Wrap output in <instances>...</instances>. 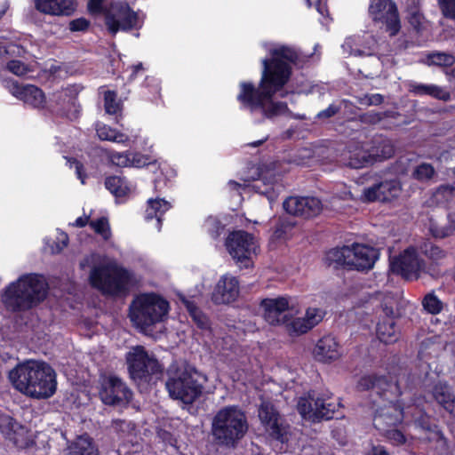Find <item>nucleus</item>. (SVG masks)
I'll use <instances>...</instances> for the list:
<instances>
[{"label":"nucleus","mask_w":455,"mask_h":455,"mask_svg":"<svg viewBox=\"0 0 455 455\" xmlns=\"http://www.w3.org/2000/svg\"><path fill=\"white\" fill-rule=\"evenodd\" d=\"M269 58L261 60L263 68L259 86L242 81L236 100L240 109L251 115L259 113L263 119H273L290 112L284 101H275V95L290 81L292 64L299 60L298 52L288 45H278L269 50Z\"/></svg>","instance_id":"obj_1"},{"label":"nucleus","mask_w":455,"mask_h":455,"mask_svg":"<svg viewBox=\"0 0 455 455\" xmlns=\"http://www.w3.org/2000/svg\"><path fill=\"white\" fill-rule=\"evenodd\" d=\"M356 388L359 391H371L372 403L376 406L372 423L377 430L382 432L402 423L403 412L396 404L402 392L396 381L385 375H363L358 380Z\"/></svg>","instance_id":"obj_2"},{"label":"nucleus","mask_w":455,"mask_h":455,"mask_svg":"<svg viewBox=\"0 0 455 455\" xmlns=\"http://www.w3.org/2000/svg\"><path fill=\"white\" fill-rule=\"evenodd\" d=\"M48 289L43 275L23 274L0 291V301L9 313H24L39 306L46 299Z\"/></svg>","instance_id":"obj_3"},{"label":"nucleus","mask_w":455,"mask_h":455,"mask_svg":"<svg viewBox=\"0 0 455 455\" xmlns=\"http://www.w3.org/2000/svg\"><path fill=\"white\" fill-rule=\"evenodd\" d=\"M9 379L17 390L36 399L50 398L57 389L56 372L46 363L19 364L10 371Z\"/></svg>","instance_id":"obj_4"},{"label":"nucleus","mask_w":455,"mask_h":455,"mask_svg":"<svg viewBox=\"0 0 455 455\" xmlns=\"http://www.w3.org/2000/svg\"><path fill=\"white\" fill-rule=\"evenodd\" d=\"M91 285L102 294L112 297H126L136 284L134 274L116 264L96 266L89 275Z\"/></svg>","instance_id":"obj_5"},{"label":"nucleus","mask_w":455,"mask_h":455,"mask_svg":"<svg viewBox=\"0 0 455 455\" xmlns=\"http://www.w3.org/2000/svg\"><path fill=\"white\" fill-rule=\"evenodd\" d=\"M170 304L159 294L142 293L132 299L129 306V318L132 324L146 332L148 329L161 323L167 316Z\"/></svg>","instance_id":"obj_6"},{"label":"nucleus","mask_w":455,"mask_h":455,"mask_svg":"<svg viewBox=\"0 0 455 455\" xmlns=\"http://www.w3.org/2000/svg\"><path fill=\"white\" fill-rule=\"evenodd\" d=\"M212 431L219 444L235 448L248 431L247 418L235 406L225 407L214 416Z\"/></svg>","instance_id":"obj_7"},{"label":"nucleus","mask_w":455,"mask_h":455,"mask_svg":"<svg viewBox=\"0 0 455 455\" xmlns=\"http://www.w3.org/2000/svg\"><path fill=\"white\" fill-rule=\"evenodd\" d=\"M129 377L137 386L148 385L153 376L162 372L158 360L140 345L132 347L125 355Z\"/></svg>","instance_id":"obj_8"},{"label":"nucleus","mask_w":455,"mask_h":455,"mask_svg":"<svg viewBox=\"0 0 455 455\" xmlns=\"http://www.w3.org/2000/svg\"><path fill=\"white\" fill-rule=\"evenodd\" d=\"M167 377L165 387L172 398L191 403L199 396V385L188 371L172 365Z\"/></svg>","instance_id":"obj_9"},{"label":"nucleus","mask_w":455,"mask_h":455,"mask_svg":"<svg viewBox=\"0 0 455 455\" xmlns=\"http://www.w3.org/2000/svg\"><path fill=\"white\" fill-rule=\"evenodd\" d=\"M339 407L340 403L328 402L316 396L315 391H309L307 396L300 397L297 404L298 411L302 418L313 422L338 419L337 412Z\"/></svg>","instance_id":"obj_10"},{"label":"nucleus","mask_w":455,"mask_h":455,"mask_svg":"<svg viewBox=\"0 0 455 455\" xmlns=\"http://www.w3.org/2000/svg\"><path fill=\"white\" fill-rule=\"evenodd\" d=\"M225 246L236 262L243 263L248 267L251 263V255L256 253L258 243L252 234L245 230H234L227 236Z\"/></svg>","instance_id":"obj_11"},{"label":"nucleus","mask_w":455,"mask_h":455,"mask_svg":"<svg viewBox=\"0 0 455 455\" xmlns=\"http://www.w3.org/2000/svg\"><path fill=\"white\" fill-rule=\"evenodd\" d=\"M106 25L112 34L119 30L129 31L137 28L139 16L126 2L113 3L105 14Z\"/></svg>","instance_id":"obj_12"},{"label":"nucleus","mask_w":455,"mask_h":455,"mask_svg":"<svg viewBox=\"0 0 455 455\" xmlns=\"http://www.w3.org/2000/svg\"><path fill=\"white\" fill-rule=\"evenodd\" d=\"M369 14L374 22H381L390 36H396L401 29L397 6L391 0H370Z\"/></svg>","instance_id":"obj_13"},{"label":"nucleus","mask_w":455,"mask_h":455,"mask_svg":"<svg viewBox=\"0 0 455 455\" xmlns=\"http://www.w3.org/2000/svg\"><path fill=\"white\" fill-rule=\"evenodd\" d=\"M258 412L259 420L269 436L281 443H288L290 427L283 423L274 404L270 402H262Z\"/></svg>","instance_id":"obj_14"},{"label":"nucleus","mask_w":455,"mask_h":455,"mask_svg":"<svg viewBox=\"0 0 455 455\" xmlns=\"http://www.w3.org/2000/svg\"><path fill=\"white\" fill-rule=\"evenodd\" d=\"M426 262L419 258L417 249L409 247L391 262L394 273L405 279H418L421 272H426Z\"/></svg>","instance_id":"obj_15"},{"label":"nucleus","mask_w":455,"mask_h":455,"mask_svg":"<svg viewBox=\"0 0 455 455\" xmlns=\"http://www.w3.org/2000/svg\"><path fill=\"white\" fill-rule=\"evenodd\" d=\"M100 397L104 404L115 406L128 403L132 398V392L119 377L110 375L101 383Z\"/></svg>","instance_id":"obj_16"},{"label":"nucleus","mask_w":455,"mask_h":455,"mask_svg":"<svg viewBox=\"0 0 455 455\" xmlns=\"http://www.w3.org/2000/svg\"><path fill=\"white\" fill-rule=\"evenodd\" d=\"M283 206L287 213L303 219L314 218L323 209L321 200L314 196H290Z\"/></svg>","instance_id":"obj_17"},{"label":"nucleus","mask_w":455,"mask_h":455,"mask_svg":"<svg viewBox=\"0 0 455 455\" xmlns=\"http://www.w3.org/2000/svg\"><path fill=\"white\" fill-rule=\"evenodd\" d=\"M10 92L25 104L35 108H44L45 105L44 92L37 86L32 84L21 85L17 81H7Z\"/></svg>","instance_id":"obj_18"},{"label":"nucleus","mask_w":455,"mask_h":455,"mask_svg":"<svg viewBox=\"0 0 455 455\" xmlns=\"http://www.w3.org/2000/svg\"><path fill=\"white\" fill-rule=\"evenodd\" d=\"M260 306L264 310V318L269 324H287L290 322V318L284 314L289 309V300L286 297L264 299Z\"/></svg>","instance_id":"obj_19"},{"label":"nucleus","mask_w":455,"mask_h":455,"mask_svg":"<svg viewBox=\"0 0 455 455\" xmlns=\"http://www.w3.org/2000/svg\"><path fill=\"white\" fill-rule=\"evenodd\" d=\"M400 182L396 180L381 181L367 188L363 191V196L367 202H391L397 198L401 193Z\"/></svg>","instance_id":"obj_20"},{"label":"nucleus","mask_w":455,"mask_h":455,"mask_svg":"<svg viewBox=\"0 0 455 455\" xmlns=\"http://www.w3.org/2000/svg\"><path fill=\"white\" fill-rule=\"evenodd\" d=\"M239 282L236 277L225 275L220 277L212 294V300L217 304H229L239 296Z\"/></svg>","instance_id":"obj_21"},{"label":"nucleus","mask_w":455,"mask_h":455,"mask_svg":"<svg viewBox=\"0 0 455 455\" xmlns=\"http://www.w3.org/2000/svg\"><path fill=\"white\" fill-rule=\"evenodd\" d=\"M313 355L316 361L330 363L340 358L341 346L334 336L325 335L317 340Z\"/></svg>","instance_id":"obj_22"},{"label":"nucleus","mask_w":455,"mask_h":455,"mask_svg":"<svg viewBox=\"0 0 455 455\" xmlns=\"http://www.w3.org/2000/svg\"><path fill=\"white\" fill-rule=\"evenodd\" d=\"M347 251L353 254L349 266L359 271L371 269L379 258L378 250L365 244L354 243L352 249Z\"/></svg>","instance_id":"obj_23"},{"label":"nucleus","mask_w":455,"mask_h":455,"mask_svg":"<svg viewBox=\"0 0 455 455\" xmlns=\"http://www.w3.org/2000/svg\"><path fill=\"white\" fill-rule=\"evenodd\" d=\"M36 9L44 14L71 16L76 10V0H35Z\"/></svg>","instance_id":"obj_24"},{"label":"nucleus","mask_w":455,"mask_h":455,"mask_svg":"<svg viewBox=\"0 0 455 455\" xmlns=\"http://www.w3.org/2000/svg\"><path fill=\"white\" fill-rule=\"evenodd\" d=\"M56 104L60 106V116L68 118H76L80 112V105L74 89L66 88L54 94Z\"/></svg>","instance_id":"obj_25"},{"label":"nucleus","mask_w":455,"mask_h":455,"mask_svg":"<svg viewBox=\"0 0 455 455\" xmlns=\"http://www.w3.org/2000/svg\"><path fill=\"white\" fill-rule=\"evenodd\" d=\"M429 392L437 403L451 416L455 417V395L451 391L447 381L437 379L433 383Z\"/></svg>","instance_id":"obj_26"},{"label":"nucleus","mask_w":455,"mask_h":455,"mask_svg":"<svg viewBox=\"0 0 455 455\" xmlns=\"http://www.w3.org/2000/svg\"><path fill=\"white\" fill-rule=\"evenodd\" d=\"M66 455H100L98 445L87 433L77 435L68 442Z\"/></svg>","instance_id":"obj_27"},{"label":"nucleus","mask_w":455,"mask_h":455,"mask_svg":"<svg viewBox=\"0 0 455 455\" xmlns=\"http://www.w3.org/2000/svg\"><path fill=\"white\" fill-rule=\"evenodd\" d=\"M369 148L373 157L374 164L391 158L395 154V147L387 137L377 134L372 137Z\"/></svg>","instance_id":"obj_28"},{"label":"nucleus","mask_w":455,"mask_h":455,"mask_svg":"<svg viewBox=\"0 0 455 455\" xmlns=\"http://www.w3.org/2000/svg\"><path fill=\"white\" fill-rule=\"evenodd\" d=\"M376 334L378 339L385 344L396 342L399 339L400 331L395 324V318L379 316L376 326Z\"/></svg>","instance_id":"obj_29"},{"label":"nucleus","mask_w":455,"mask_h":455,"mask_svg":"<svg viewBox=\"0 0 455 455\" xmlns=\"http://www.w3.org/2000/svg\"><path fill=\"white\" fill-rule=\"evenodd\" d=\"M0 430L15 446H22L20 437L25 433V427L13 418L9 416L0 418Z\"/></svg>","instance_id":"obj_30"},{"label":"nucleus","mask_w":455,"mask_h":455,"mask_svg":"<svg viewBox=\"0 0 455 455\" xmlns=\"http://www.w3.org/2000/svg\"><path fill=\"white\" fill-rule=\"evenodd\" d=\"M170 208L171 204L164 199H148L144 218L147 221L156 219V228L160 231L163 224V216Z\"/></svg>","instance_id":"obj_31"},{"label":"nucleus","mask_w":455,"mask_h":455,"mask_svg":"<svg viewBox=\"0 0 455 455\" xmlns=\"http://www.w3.org/2000/svg\"><path fill=\"white\" fill-rule=\"evenodd\" d=\"M409 92L417 96L428 95L443 101L451 100V93L435 84H425L413 82L409 85Z\"/></svg>","instance_id":"obj_32"},{"label":"nucleus","mask_w":455,"mask_h":455,"mask_svg":"<svg viewBox=\"0 0 455 455\" xmlns=\"http://www.w3.org/2000/svg\"><path fill=\"white\" fill-rule=\"evenodd\" d=\"M455 231V220L450 214L440 219H429V232L435 238L447 237Z\"/></svg>","instance_id":"obj_33"},{"label":"nucleus","mask_w":455,"mask_h":455,"mask_svg":"<svg viewBox=\"0 0 455 455\" xmlns=\"http://www.w3.org/2000/svg\"><path fill=\"white\" fill-rule=\"evenodd\" d=\"M105 188L115 196L123 197L130 193V185L124 177L113 175L105 179Z\"/></svg>","instance_id":"obj_34"},{"label":"nucleus","mask_w":455,"mask_h":455,"mask_svg":"<svg viewBox=\"0 0 455 455\" xmlns=\"http://www.w3.org/2000/svg\"><path fill=\"white\" fill-rule=\"evenodd\" d=\"M373 164V157L369 148L352 152L348 159V166L354 169L363 168Z\"/></svg>","instance_id":"obj_35"},{"label":"nucleus","mask_w":455,"mask_h":455,"mask_svg":"<svg viewBox=\"0 0 455 455\" xmlns=\"http://www.w3.org/2000/svg\"><path fill=\"white\" fill-rule=\"evenodd\" d=\"M455 198V188L451 185H441L433 193L432 199L437 204L446 205Z\"/></svg>","instance_id":"obj_36"},{"label":"nucleus","mask_w":455,"mask_h":455,"mask_svg":"<svg viewBox=\"0 0 455 455\" xmlns=\"http://www.w3.org/2000/svg\"><path fill=\"white\" fill-rule=\"evenodd\" d=\"M419 251L432 260H439L446 256V252L430 240H425L419 245Z\"/></svg>","instance_id":"obj_37"},{"label":"nucleus","mask_w":455,"mask_h":455,"mask_svg":"<svg viewBox=\"0 0 455 455\" xmlns=\"http://www.w3.org/2000/svg\"><path fill=\"white\" fill-rule=\"evenodd\" d=\"M96 132L100 140H108L121 143L124 142L127 140L126 136L124 133L119 132L116 129H113L110 126L105 124L98 127Z\"/></svg>","instance_id":"obj_38"},{"label":"nucleus","mask_w":455,"mask_h":455,"mask_svg":"<svg viewBox=\"0 0 455 455\" xmlns=\"http://www.w3.org/2000/svg\"><path fill=\"white\" fill-rule=\"evenodd\" d=\"M422 307L426 312L431 315H438L443 308V303L434 291L426 294L422 299Z\"/></svg>","instance_id":"obj_39"},{"label":"nucleus","mask_w":455,"mask_h":455,"mask_svg":"<svg viewBox=\"0 0 455 455\" xmlns=\"http://www.w3.org/2000/svg\"><path fill=\"white\" fill-rule=\"evenodd\" d=\"M346 258L343 249L334 248L326 253L324 260L328 267L333 265L335 268H339L340 266L349 265Z\"/></svg>","instance_id":"obj_40"},{"label":"nucleus","mask_w":455,"mask_h":455,"mask_svg":"<svg viewBox=\"0 0 455 455\" xmlns=\"http://www.w3.org/2000/svg\"><path fill=\"white\" fill-rule=\"evenodd\" d=\"M427 60L430 65L449 68L454 65L455 57L451 53L435 52L428 54Z\"/></svg>","instance_id":"obj_41"},{"label":"nucleus","mask_w":455,"mask_h":455,"mask_svg":"<svg viewBox=\"0 0 455 455\" xmlns=\"http://www.w3.org/2000/svg\"><path fill=\"white\" fill-rule=\"evenodd\" d=\"M89 226L104 240H108L111 237L110 226L107 217H100L97 220H92L89 222Z\"/></svg>","instance_id":"obj_42"},{"label":"nucleus","mask_w":455,"mask_h":455,"mask_svg":"<svg viewBox=\"0 0 455 455\" xmlns=\"http://www.w3.org/2000/svg\"><path fill=\"white\" fill-rule=\"evenodd\" d=\"M435 174V170L431 164L422 163L415 167L412 172L413 179L420 182L430 180Z\"/></svg>","instance_id":"obj_43"},{"label":"nucleus","mask_w":455,"mask_h":455,"mask_svg":"<svg viewBox=\"0 0 455 455\" xmlns=\"http://www.w3.org/2000/svg\"><path fill=\"white\" fill-rule=\"evenodd\" d=\"M104 108L109 115H116L121 111V103L117 100V93L108 90L104 93Z\"/></svg>","instance_id":"obj_44"},{"label":"nucleus","mask_w":455,"mask_h":455,"mask_svg":"<svg viewBox=\"0 0 455 455\" xmlns=\"http://www.w3.org/2000/svg\"><path fill=\"white\" fill-rule=\"evenodd\" d=\"M204 227L207 233L213 239H217L225 230V225L216 218L210 217L205 220Z\"/></svg>","instance_id":"obj_45"},{"label":"nucleus","mask_w":455,"mask_h":455,"mask_svg":"<svg viewBox=\"0 0 455 455\" xmlns=\"http://www.w3.org/2000/svg\"><path fill=\"white\" fill-rule=\"evenodd\" d=\"M142 88L147 90L144 93L148 94L150 99H155L160 95V82L155 76H146L142 83Z\"/></svg>","instance_id":"obj_46"},{"label":"nucleus","mask_w":455,"mask_h":455,"mask_svg":"<svg viewBox=\"0 0 455 455\" xmlns=\"http://www.w3.org/2000/svg\"><path fill=\"white\" fill-rule=\"evenodd\" d=\"M286 325L290 326V331L296 335H301L312 330L305 317L295 318L291 323L288 322Z\"/></svg>","instance_id":"obj_47"},{"label":"nucleus","mask_w":455,"mask_h":455,"mask_svg":"<svg viewBox=\"0 0 455 455\" xmlns=\"http://www.w3.org/2000/svg\"><path fill=\"white\" fill-rule=\"evenodd\" d=\"M130 152H115V151H108V157L110 160V162L119 167H128L130 166Z\"/></svg>","instance_id":"obj_48"},{"label":"nucleus","mask_w":455,"mask_h":455,"mask_svg":"<svg viewBox=\"0 0 455 455\" xmlns=\"http://www.w3.org/2000/svg\"><path fill=\"white\" fill-rule=\"evenodd\" d=\"M395 113L393 111L376 112L371 111L363 116V121L371 124H377L385 118L395 117Z\"/></svg>","instance_id":"obj_49"},{"label":"nucleus","mask_w":455,"mask_h":455,"mask_svg":"<svg viewBox=\"0 0 455 455\" xmlns=\"http://www.w3.org/2000/svg\"><path fill=\"white\" fill-rule=\"evenodd\" d=\"M324 315L325 313L320 308L308 307L306 311L305 318L313 329L323 320Z\"/></svg>","instance_id":"obj_50"},{"label":"nucleus","mask_w":455,"mask_h":455,"mask_svg":"<svg viewBox=\"0 0 455 455\" xmlns=\"http://www.w3.org/2000/svg\"><path fill=\"white\" fill-rule=\"evenodd\" d=\"M381 433L395 445L403 444L406 442V437L403 433L396 427L388 428Z\"/></svg>","instance_id":"obj_51"},{"label":"nucleus","mask_w":455,"mask_h":455,"mask_svg":"<svg viewBox=\"0 0 455 455\" xmlns=\"http://www.w3.org/2000/svg\"><path fill=\"white\" fill-rule=\"evenodd\" d=\"M130 166L136 168L145 167L152 163L151 157L140 152H130Z\"/></svg>","instance_id":"obj_52"},{"label":"nucleus","mask_w":455,"mask_h":455,"mask_svg":"<svg viewBox=\"0 0 455 455\" xmlns=\"http://www.w3.org/2000/svg\"><path fill=\"white\" fill-rule=\"evenodd\" d=\"M422 19L423 15L416 7L408 11V22L417 32L421 30Z\"/></svg>","instance_id":"obj_53"},{"label":"nucleus","mask_w":455,"mask_h":455,"mask_svg":"<svg viewBox=\"0 0 455 455\" xmlns=\"http://www.w3.org/2000/svg\"><path fill=\"white\" fill-rule=\"evenodd\" d=\"M6 69L16 76H24L28 69L24 62L19 60H9L6 64Z\"/></svg>","instance_id":"obj_54"},{"label":"nucleus","mask_w":455,"mask_h":455,"mask_svg":"<svg viewBox=\"0 0 455 455\" xmlns=\"http://www.w3.org/2000/svg\"><path fill=\"white\" fill-rule=\"evenodd\" d=\"M70 168H75L77 178L81 180L82 184H85L87 174L84 171V164L76 157H67Z\"/></svg>","instance_id":"obj_55"},{"label":"nucleus","mask_w":455,"mask_h":455,"mask_svg":"<svg viewBox=\"0 0 455 455\" xmlns=\"http://www.w3.org/2000/svg\"><path fill=\"white\" fill-rule=\"evenodd\" d=\"M341 110L340 105L330 104L328 108L317 113L315 118L318 120H326L336 116Z\"/></svg>","instance_id":"obj_56"},{"label":"nucleus","mask_w":455,"mask_h":455,"mask_svg":"<svg viewBox=\"0 0 455 455\" xmlns=\"http://www.w3.org/2000/svg\"><path fill=\"white\" fill-rule=\"evenodd\" d=\"M443 15L455 20V0H438Z\"/></svg>","instance_id":"obj_57"},{"label":"nucleus","mask_w":455,"mask_h":455,"mask_svg":"<svg viewBox=\"0 0 455 455\" xmlns=\"http://www.w3.org/2000/svg\"><path fill=\"white\" fill-rule=\"evenodd\" d=\"M90 26V21L85 18H77L69 22V29L73 32L85 31Z\"/></svg>","instance_id":"obj_58"},{"label":"nucleus","mask_w":455,"mask_h":455,"mask_svg":"<svg viewBox=\"0 0 455 455\" xmlns=\"http://www.w3.org/2000/svg\"><path fill=\"white\" fill-rule=\"evenodd\" d=\"M105 0H89L88 1V10L91 13L99 14L104 12V4Z\"/></svg>","instance_id":"obj_59"},{"label":"nucleus","mask_w":455,"mask_h":455,"mask_svg":"<svg viewBox=\"0 0 455 455\" xmlns=\"http://www.w3.org/2000/svg\"><path fill=\"white\" fill-rule=\"evenodd\" d=\"M365 104L368 106H379L384 102V96L380 93L365 95Z\"/></svg>","instance_id":"obj_60"},{"label":"nucleus","mask_w":455,"mask_h":455,"mask_svg":"<svg viewBox=\"0 0 455 455\" xmlns=\"http://www.w3.org/2000/svg\"><path fill=\"white\" fill-rule=\"evenodd\" d=\"M131 74L129 75L128 81L132 82L134 81L139 75H142L145 68L141 62H139L137 64H134L130 67Z\"/></svg>","instance_id":"obj_61"},{"label":"nucleus","mask_w":455,"mask_h":455,"mask_svg":"<svg viewBox=\"0 0 455 455\" xmlns=\"http://www.w3.org/2000/svg\"><path fill=\"white\" fill-rule=\"evenodd\" d=\"M419 425L425 430H430V418L427 414H422L418 419Z\"/></svg>","instance_id":"obj_62"},{"label":"nucleus","mask_w":455,"mask_h":455,"mask_svg":"<svg viewBox=\"0 0 455 455\" xmlns=\"http://www.w3.org/2000/svg\"><path fill=\"white\" fill-rule=\"evenodd\" d=\"M368 455H390L389 452L381 445L373 446Z\"/></svg>","instance_id":"obj_63"},{"label":"nucleus","mask_w":455,"mask_h":455,"mask_svg":"<svg viewBox=\"0 0 455 455\" xmlns=\"http://www.w3.org/2000/svg\"><path fill=\"white\" fill-rule=\"evenodd\" d=\"M89 216H81V217H78L75 222H74V226L75 227H77V228H84L87 224H89V222L91 220H89Z\"/></svg>","instance_id":"obj_64"}]
</instances>
